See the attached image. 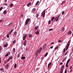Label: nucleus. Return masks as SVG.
Returning a JSON list of instances; mask_svg holds the SVG:
<instances>
[{
	"label": "nucleus",
	"mask_w": 73,
	"mask_h": 73,
	"mask_svg": "<svg viewBox=\"0 0 73 73\" xmlns=\"http://www.w3.org/2000/svg\"><path fill=\"white\" fill-rule=\"evenodd\" d=\"M42 50V48L40 47L38 50H36V52H35V55L36 56V57H37L38 56V54L40 53V52Z\"/></svg>",
	"instance_id": "f257e3e1"
},
{
	"label": "nucleus",
	"mask_w": 73,
	"mask_h": 73,
	"mask_svg": "<svg viewBox=\"0 0 73 73\" xmlns=\"http://www.w3.org/2000/svg\"><path fill=\"white\" fill-rule=\"evenodd\" d=\"M29 23H31V19L29 18H28L26 20L24 24L26 26L27 25L29 24Z\"/></svg>",
	"instance_id": "f03ea898"
},
{
	"label": "nucleus",
	"mask_w": 73,
	"mask_h": 73,
	"mask_svg": "<svg viewBox=\"0 0 73 73\" xmlns=\"http://www.w3.org/2000/svg\"><path fill=\"white\" fill-rule=\"evenodd\" d=\"M70 41H71V40H70L68 42L67 44V46H66V50H67L68 49V48H69V46L70 45Z\"/></svg>",
	"instance_id": "7ed1b4c3"
},
{
	"label": "nucleus",
	"mask_w": 73,
	"mask_h": 73,
	"mask_svg": "<svg viewBox=\"0 0 73 73\" xmlns=\"http://www.w3.org/2000/svg\"><path fill=\"white\" fill-rule=\"evenodd\" d=\"M13 25V23H11L9 25L6 26V27L7 28H9L11 25Z\"/></svg>",
	"instance_id": "20e7f679"
},
{
	"label": "nucleus",
	"mask_w": 73,
	"mask_h": 73,
	"mask_svg": "<svg viewBox=\"0 0 73 73\" xmlns=\"http://www.w3.org/2000/svg\"><path fill=\"white\" fill-rule=\"evenodd\" d=\"M40 30L38 29L37 31L35 32V33L36 35H38V34L40 33Z\"/></svg>",
	"instance_id": "39448f33"
},
{
	"label": "nucleus",
	"mask_w": 73,
	"mask_h": 73,
	"mask_svg": "<svg viewBox=\"0 0 73 73\" xmlns=\"http://www.w3.org/2000/svg\"><path fill=\"white\" fill-rule=\"evenodd\" d=\"M27 36H28V35L27 34H26L24 36H23V41L25 40V37H27Z\"/></svg>",
	"instance_id": "423d86ee"
},
{
	"label": "nucleus",
	"mask_w": 73,
	"mask_h": 73,
	"mask_svg": "<svg viewBox=\"0 0 73 73\" xmlns=\"http://www.w3.org/2000/svg\"><path fill=\"white\" fill-rule=\"evenodd\" d=\"M46 44H44V45L43 46V50H44V49H45L46 47Z\"/></svg>",
	"instance_id": "0eeeda50"
},
{
	"label": "nucleus",
	"mask_w": 73,
	"mask_h": 73,
	"mask_svg": "<svg viewBox=\"0 0 73 73\" xmlns=\"http://www.w3.org/2000/svg\"><path fill=\"white\" fill-rule=\"evenodd\" d=\"M38 27H39V26H36V27H35V31H36V30H37V29H38Z\"/></svg>",
	"instance_id": "6e6552de"
},
{
	"label": "nucleus",
	"mask_w": 73,
	"mask_h": 73,
	"mask_svg": "<svg viewBox=\"0 0 73 73\" xmlns=\"http://www.w3.org/2000/svg\"><path fill=\"white\" fill-rule=\"evenodd\" d=\"M11 54V52H8L5 55V57H7V56H8L9 55H10Z\"/></svg>",
	"instance_id": "1a4fd4ad"
},
{
	"label": "nucleus",
	"mask_w": 73,
	"mask_h": 73,
	"mask_svg": "<svg viewBox=\"0 0 73 73\" xmlns=\"http://www.w3.org/2000/svg\"><path fill=\"white\" fill-rule=\"evenodd\" d=\"M45 11L43 13V12L42 13L41 16H42L43 17H45Z\"/></svg>",
	"instance_id": "9d476101"
},
{
	"label": "nucleus",
	"mask_w": 73,
	"mask_h": 73,
	"mask_svg": "<svg viewBox=\"0 0 73 73\" xmlns=\"http://www.w3.org/2000/svg\"><path fill=\"white\" fill-rule=\"evenodd\" d=\"M27 40H25L23 43V45L25 46L26 45H27Z\"/></svg>",
	"instance_id": "9b49d317"
},
{
	"label": "nucleus",
	"mask_w": 73,
	"mask_h": 73,
	"mask_svg": "<svg viewBox=\"0 0 73 73\" xmlns=\"http://www.w3.org/2000/svg\"><path fill=\"white\" fill-rule=\"evenodd\" d=\"M31 4L32 3L31 2L27 4V7H29V5H31Z\"/></svg>",
	"instance_id": "f8f14e48"
},
{
	"label": "nucleus",
	"mask_w": 73,
	"mask_h": 73,
	"mask_svg": "<svg viewBox=\"0 0 73 73\" xmlns=\"http://www.w3.org/2000/svg\"><path fill=\"white\" fill-rule=\"evenodd\" d=\"M8 46V44L6 43V44H5L4 45V46L5 48V47H7Z\"/></svg>",
	"instance_id": "ddd939ff"
},
{
	"label": "nucleus",
	"mask_w": 73,
	"mask_h": 73,
	"mask_svg": "<svg viewBox=\"0 0 73 73\" xmlns=\"http://www.w3.org/2000/svg\"><path fill=\"white\" fill-rule=\"evenodd\" d=\"M72 34V31L70 30L68 32V35H71Z\"/></svg>",
	"instance_id": "4468645a"
},
{
	"label": "nucleus",
	"mask_w": 73,
	"mask_h": 73,
	"mask_svg": "<svg viewBox=\"0 0 73 73\" xmlns=\"http://www.w3.org/2000/svg\"><path fill=\"white\" fill-rule=\"evenodd\" d=\"M36 10V9L35 8H33L32 9V12L33 13H34L35 12V10Z\"/></svg>",
	"instance_id": "2eb2a0df"
},
{
	"label": "nucleus",
	"mask_w": 73,
	"mask_h": 73,
	"mask_svg": "<svg viewBox=\"0 0 73 73\" xmlns=\"http://www.w3.org/2000/svg\"><path fill=\"white\" fill-rule=\"evenodd\" d=\"M13 56H9V58L10 60H11V59H12L13 58Z\"/></svg>",
	"instance_id": "dca6fc26"
},
{
	"label": "nucleus",
	"mask_w": 73,
	"mask_h": 73,
	"mask_svg": "<svg viewBox=\"0 0 73 73\" xmlns=\"http://www.w3.org/2000/svg\"><path fill=\"white\" fill-rule=\"evenodd\" d=\"M58 47H59V46H57L56 47H55L54 50V51H56V49H58Z\"/></svg>",
	"instance_id": "f3484780"
},
{
	"label": "nucleus",
	"mask_w": 73,
	"mask_h": 73,
	"mask_svg": "<svg viewBox=\"0 0 73 73\" xmlns=\"http://www.w3.org/2000/svg\"><path fill=\"white\" fill-rule=\"evenodd\" d=\"M64 65H63L61 67V69L60 70H64Z\"/></svg>",
	"instance_id": "a211bd4d"
},
{
	"label": "nucleus",
	"mask_w": 73,
	"mask_h": 73,
	"mask_svg": "<svg viewBox=\"0 0 73 73\" xmlns=\"http://www.w3.org/2000/svg\"><path fill=\"white\" fill-rule=\"evenodd\" d=\"M7 10H4L3 13V14H6L7 13Z\"/></svg>",
	"instance_id": "6ab92c4d"
},
{
	"label": "nucleus",
	"mask_w": 73,
	"mask_h": 73,
	"mask_svg": "<svg viewBox=\"0 0 73 73\" xmlns=\"http://www.w3.org/2000/svg\"><path fill=\"white\" fill-rule=\"evenodd\" d=\"M52 65V63H51V62H50L48 65V68H49V66H50V65Z\"/></svg>",
	"instance_id": "aec40b11"
},
{
	"label": "nucleus",
	"mask_w": 73,
	"mask_h": 73,
	"mask_svg": "<svg viewBox=\"0 0 73 73\" xmlns=\"http://www.w3.org/2000/svg\"><path fill=\"white\" fill-rule=\"evenodd\" d=\"M39 3V1H38L35 4V5H37Z\"/></svg>",
	"instance_id": "412c9836"
},
{
	"label": "nucleus",
	"mask_w": 73,
	"mask_h": 73,
	"mask_svg": "<svg viewBox=\"0 0 73 73\" xmlns=\"http://www.w3.org/2000/svg\"><path fill=\"white\" fill-rule=\"evenodd\" d=\"M25 58V56H22L21 57V59L22 60H23Z\"/></svg>",
	"instance_id": "4be33fe9"
},
{
	"label": "nucleus",
	"mask_w": 73,
	"mask_h": 73,
	"mask_svg": "<svg viewBox=\"0 0 73 73\" xmlns=\"http://www.w3.org/2000/svg\"><path fill=\"white\" fill-rule=\"evenodd\" d=\"M9 67L8 66V64H7L6 66V69H8Z\"/></svg>",
	"instance_id": "5701e85b"
},
{
	"label": "nucleus",
	"mask_w": 73,
	"mask_h": 73,
	"mask_svg": "<svg viewBox=\"0 0 73 73\" xmlns=\"http://www.w3.org/2000/svg\"><path fill=\"white\" fill-rule=\"evenodd\" d=\"M38 16H39V15H38V13H37L36 15V18H38Z\"/></svg>",
	"instance_id": "b1692460"
},
{
	"label": "nucleus",
	"mask_w": 73,
	"mask_h": 73,
	"mask_svg": "<svg viewBox=\"0 0 73 73\" xmlns=\"http://www.w3.org/2000/svg\"><path fill=\"white\" fill-rule=\"evenodd\" d=\"M54 17H52V18L51 20L52 22H53V20H54Z\"/></svg>",
	"instance_id": "393cba45"
},
{
	"label": "nucleus",
	"mask_w": 73,
	"mask_h": 73,
	"mask_svg": "<svg viewBox=\"0 0 73 73\" xmlns=\"http://www.w3.org/2000/svg\"><path fill=\"white\" fill-rule=\"evenodd\" d=\"M70 59H69L68 60H67V62H66L67 64H69V61H70Z\"/></svg>",
	"instance_id": "a878e982"
},
{
	"label": "nucleus",
	"mask_w": 73,
	"mask_h": 73,
	"mask_svg": "<svg viewBox=\"0 0 73 73\" xmlns=\"http://www.w3.org/2000/svg\"><path fill=\"white\" fill-rule=\"evenodd\" d=\"M68 66H69V65L68 64V63H66V67H67V68H68Z\"/></svg>",
	"instance_id": "bb28decb"
},
{
	"label": "nucleus",
	"mask_w": 73,
	"mask_h": 73,
	"mask_svg": "<svg viewBox=\"0 0 73 73\" xmlns=\"http://www.w3.org/2000/svg\"><path fill=\"white\" fill-rule=\"evenodd\" d=\"M15 43H16V40H15L14 41H13V44H15Z\"/></svg>",
	"instance_id": "cd10ccee"
},
{
	"label": "nucleus",
	"mask_w": 73,
	"mask_h": 73,
	"mask_svg": "<svg viewBox=\"0 0 73 73\" xmlns=\"http://www.w3.org/2000/svg\"><path fill=\"white\" fill-rule=\"evenodd\" d=\"M47 55H48V52H46V54H45L44 55V57H46V56H47Z\"/></svg>",
	"instance_id": "c85d7f7f"
},
{
	"label": "nucleus",
	"mask_w": 73,
	"mask_h": 73,
	"mask_svg": "<svg viewBox=\"0 0 73 73\" xmlns=\"http://www.w3.org/2000/svg\"><path fill=\"white\" fill-rule=\"evenodd\" d=\"M29 37H32V35L31 34H30L29 36Z\"/></svg>",
	"instance_id": "c756f323"
},
{
	"label": "nucleus",
	"mask_w": 73,
	"mask_h": 73,
	"mask_svg": "<svg viewBox=\"0 0 73 73\" xmlns=\"http://www.w3.org/2000/svg\"><path fill=\"white\" fill-rule=\"evenodd\" d=\"M6 39V37L4 36L3 37L2 40H5Z\"/></svg>",
	"instance_id": "7c9ffc66"
},
{
	"label": "nucleus",
	"mask_w": 73,
	"mask_h": 73,
	"mask_svg": "<svg viewBox=\"0 0 73 73\" xmlns=\"http://www.w3.org/2000/svg\"><path fill=\"white\" fill-rule=\"evenodd\" d=\"M3 9V7H1L0 8V11H1L2 9Z\"/></svg>",
	"instance_id": "2f4dec72"
},
{
	"label": "nucleus",
	"mask_w": 73,
	"mask_h": 73,
	"mask_svg": "<svg viewBox=\"0 0 73 73\" xmlns=\"http://www.w3.org/2000/svg\"><path fill=\"white\" fill-rule=\"evenodd\" d=\"M64 30H65V29L63 27L61 31H62V32H63V31H64Z\"/></svg>",
	"instance_id": "473e14b6"
},
{
	"label": "nucleus",
	"mask_w": 73,
	"mask_h": 73,
	"mask_svg": "<svg viewBox=\"0 0 73 73\" xmlns=\"http://www.w3.org/2000/svg\"><path fill=\"white\" fill-rule=\"evenodd\" d=\"M16 35V32H15L14 34H13V36H15Z\"/></svg>",
	"instance_id": "72a5a7b5"
},
{
	"label": "nucleus",
	"mask_w": 73,
	"mask_h": 73,
	"mask_svg": "<svg viewBox=\"0 0 73 73\" xmlns=\"http://www.w3.org/2000/svg\"><path fill=\"white\" fill-rule=\"evenodd\" d=\"M20 53H19L18 54L17 58H19V57H20Z\"/></svg>",
	"instance_id": "f704fd0d"
},
{
	"label": "nucleus",
	"mask_w": 73,
	"mask_h": 73,
	"mask_svg": "<svg viewBox=\"0 0 73 73\" xmlns=\"http://www.w3.org/2000/svg\"><path fill=\"white\" fill-rule=\"evenodd\" d=\"M15 48H14L13 49V53H15Z\"/></svg>",
	"instance_id": "c9c22d12"
},
{
	"label": "nucleus",
	"mask_w": 73,
	"mask_h": 73,
	"mask_svg": "<svg viewBox=\"0 0 73 73\" xmlns=\"http://www.w3.org/2000/svg\"><path fill=\"white\" fill-rule=\"evenodd\" d=\"M14 67L15 68H16L17 67V64H15L14 65Z\"/></svg>",
	"instance_id": "e433bc0d"
},
{
	"label": "nucleus",
	"mask_w": 73,
	"mask_h": 73,
	"mask_svg": "<svg viewBox=\"0 0 73 73\" xmlns=\"http://www.w3.org/2000/svg\"><path fill=\"white\" fill-rule=\"evenodd\" d=\"M13 3H11L10 4V6L11 7H13Z\"/></svg>",
	"instance_id": "4c0bfd02"
},
{
	"label": "nucleus",
	"mask_w": 73,
	"mask_h": 73,
	"mask_svg": "<svg viewBox=\"0 0 73 73\" xmlns=\"http://www.w3.org/2000/svg\"><path fill=\"white\" fill-rule=\"evenodd\" d=\"M21 17L22 18H23V17H24V15L23 14H22L21 15Z\"/></svg>",
	"instance_id": "58836bf2"
},
{
	"label": "nucleus",
	"mask_w": 73,
	"mask_h": 73,
	"mask_svg": "<svg viewBox=\"0 0 73 73\" xmlns=\"http://www.w3.org/2000/svg\"><path fill=\"white\" fill-rule=\"evenodd\" d=\"M7 38H9V34H7Z\"/></svg>",
	"instance_id": "ea45409f"
},
{
	"label": "nucleus",
	"mask_w": 73,
	"mask_h": 73,
	"mask_svg": "<svg viewBox=\"0 0 73 73\" xmlns=\"http://www.w3.org/2000/svg\"><path fill=\"white\" fill-rule=\"evenodd\" d=\"M66 58H67V57H66L63 59V60H65L66 59Z\"/></svg>",
	"instance_id": "a19ab883"
},
{
	"label": "nucleus",
	"mask_w": 73,
	"mask_h": 73,
	"mask_svg": "<svg viewBox=\"0 0 73 73\" xmlns=\"http://www.w3.org/2000/svg\"><path fill=\"white\" fill-rule=\"evenodd\" d=\"M1 50H2V48H1V46H0V52H1Z\"/></svg>",
	"instance_id": "79ce46f5"
},
{
	"label": "nucleus",
	"mask_w": 73,
	"mask_h": 73,
	"mask_svg": "<svg viewBox=\"0 0 73 73\" xmlns=\"http://www.w3.org/2000/svg\"><path fill=\"white\" fill-rule=\"evenodd\" d=\"M51 22V21H50V20H49V21H48V24H50Z\"/></svg>",
	"instance_id": "37998d69"
},
{
	"label": "nucleus",
	"mask_w": 73,
	"mask_h": 73,
	"mask_svg": "<svg viewBox=\"0 0 73 73\" xmlns=\"http://www.w3.org/2000/svg\"><path fill=\"white\" fill-rule=\"evenodd\" d=\"M68 51H67V52H66L64 54V55H66L67 54H68Z\"/></svg>",
	"instance_id": "c03bdc74"
},
{
	"label": "nucleus",
	"mask_w": 73,
	"mask_h": 73,
	"mask_svg": "<svg viewBox=\"0 0 73 73\" xmlns=\"http://www.w3.org/2000/svg\"><path fill=\"white\" fill-rule=\"evenodd\" d=\"M62 72H63V70H60V73H62Z\"/></svg>",
	"instance_id": "a18cd8bd"
},
{
	"label": "nucleus",
	"mask_w": 73,
	"mask_h": 73,
	"mask_svg": "<svg viewBox=\"0 0 73 73\" xmlns=\"http://www.w3.org/2000/svg\"><path fill=\"white\" fill-rule=\"evenodd\" d=\"M58 20V18H57V19L56 20V22H57Z\"/></svg>",
	"instance_id": "49530a36"
},
{
	"label": "nucleus",
	"mask_w": 73,
	"mask_h": 73,
	"mask_svg": "<svg viewBox=\"0 0 73 73\" xmlns=\"http://www.w3.org/2000/svg\"><path fill=\"white\" fill-rule=\"evenodd\" d=\"M0 70L1 71H3L4 70V69H3V68H1V69H0Z\"/></svg>",
	"instance_id": "de8ad7c7"
},
{
	"label": "nucleus",
	"mask_w": 73,
	"mask_h": 73,
	"mask_svg": "<svg viewBox=\"0 0 73 73\" xmlns=\"http://www.w3.org/2000/svg\"><path fill=\"white\" fill-rule=\"evenodd\" d=\"M53 30V29H49V31H52Z\"/></svg>",
	"instance_id": "09e8293b"
},
{
	"label": "nucleus",
	"mask_w": 73,
	"mask_h": 73,
	"mask_svg": "<svg viewBox=\"0 0 73 73\" xmlns=\"http://www.w3.org/2000/svg\"><path fill=\"white\" fill-rule=\"evenodd\" d=\"M2 21H3V20H0V23H1V22H2Z\"/></svg>",
	"instance_id": "8fccbe9b"
},
{
	"label": "nucleus",
	"mask_w": 73,
	"mask_h": 73,
	"mask_svg": "<svg viewBox=\"0 0 73 73\" xmlns=\"http://www.w3.org/2000/svg\"><path fill=\"white\" fill-rule=\"evenodd\" d=\"M12 30H11V31L9 32V33L11 34V33H12Z\"/></svg>",
	"instance_id": "3c124183"
},
{
	"label": "nucleus",
	"mask_w": 73,
	"mask_h": 73,
	"mask_svg": "<svg viewBox=\"0 0 73 73\" xmlns=\"http://www.w3.org/2000/svg\"><path fill=\"white\" fill-rule=\"evenodd\" d=\"M64 11H63L62 13V15H64Z\"/></svg>",
	"instance_id": "603ef678"
},
{
	"label": "nucleus",
	"mask_w": 73,
	"mask_h": 73,
	"mask_svg": "<svg viewBox=\"0 0 73 73\" xmlns=\"http://www.w3.org/2000/svg\"><path fill=\"white\" fill-rule=\"evenodd\" d=\"M9 60H10V59H9V58L7 59V62H9Z\"/></svg>",
	"instance_id": "864d4df0"
},
{
	"label": "nucleus",
	"mask_w": 73,
	"mask_h": 73,
	"mask_svg": "<svg viewBox=\"0 0 73 73\" xmlns=\"http://www.w3.org/2000/svg\"><path fill=\"white\" fill-rule=\"evenodd\" d=\"M72 69V66H70V69Z\"/></svg>",
	"instance_id": "5fc2aeb1"
},
{
	"label": "nucleus",
	"mask_w": 73,
	"mask_h": 73,
	"mask_svg": "<svg viewBox=\"0 0 73 73\" xmlns=\"http://www.w3.org/2000/svg\"><path fill=\"white\" fill-rule=\"evenodd\" d=\"M53 46H51L50 47V49H52V48H53Z\"/></svg>",
	"instance_id": "6e6d98bb"
},
{
	"label": "nucleus",
	"mask_w": 73,
	"mask_h": 73,
	"mask_svg": "<svg viewBox=\"0 0 73 73\" xmlns=\"http://www.w3.org/2000/svg\"><path fill=\"white\" fill-rule=\"evenodd\" d=\"M61 42V41L60 40H59L58 41V42Z\"/></svg>",
	"instance_id": "4d7b16f0"
},
{
	"label": "nucleus",
	"mask_w": 73,
	"mask_h": 73,
	"mask_svg": "<svg viewBox=\"0 0 73 73\" xmlns=\"http://www.w3.org/2000/svg\"><path fill=\"white\" fill-rule=\"evenodd\" d=\"M70 72H73V70L72 69H71V70H70Z\"/></svg>",
	"instance_id": "13d9d810"
},
{
	"label": "nucleus",
	"mask_w": 73,
	"mask_h": 73,
	"mask_svg": "<svg viewBox=\"0 0 73 73\" xmlns=\"http://www.w3.org/2000/svg\"><path fill=\"white\" fill-rule=\"evenodd\" d=\"M4 5H7L8 4L7 3H5L4 4Z\"/></svg>",
	"instance_id": "bf43d9fd"
},
{
	"label": "nucleus",
	"mask_w": 73,
	"mask_h": 73,
	"mask_svg": "<svg viewBox=\"0 0 73 73\" xmlns=\"http://www.w3.org/2000/svg\"><path fill=\"white\" fill-rule=\"evenodd\" d=\"M43 58H44V57H42V58H41V60H43Z\"/></svg>",
	"instance_id": "052dcab7"
},
{
	"label": "nucleus",
	"mask_w": 73,
	"mask_h": 73,
	"mask_svg": "<svg viewBox=\"0 0 73 73\" xmlns=\"http://www.w3.org/2000/svg\"><path fill=\"white\" fill-rule=\"evenodd\" d=\"M54 42H52L51 44H54Z\"/></svg>",
	"instance_id": "680f3d73"
},
{
	"label": "nucleus",
	"mask_w": 73,
	"mask_h": 73,
	"mask_svg": "<svg viewBox=\"0 0 73 73\" xmlns=\"http://www.w3.org/2000/svg\"><path fill=\"white\" fill-rule=\"evenodd\" d=\"M1 58H0V64L1 63Z\"/></svg>",
	"instance_id": "e2e57ef3"
},
{
	"label": "nucleus",
	"mask_w": 73,
	"mask_h": 73,
	"mask_svg": "<svg viewBox=\"0 0 73 73\" xmlns=\"http://www.w3.org/2000/svg\"><path fill=\"white\" fill-rule=\"evenodd\" d=\"M7 0H5V2H7Z\"/></svg>",
	"instance_id": "0e129e2a"
},
{
	"label": "nucleus",
	"mask_w": 73,
	"mask_h": 73,
	"mask_svg": "<svg viewBox=\"0 0 73 73\" xmlns=\"http://www.w3.org/2000/svg\"><path fill=\"white\" fill-rule=\"evenodd\" d=\"M59 17H60V15H58V17H57V18H58V19H59Z\"/></svg>",
	"instance_id": "69168bd1"
},
{
	"label": "nucleus",
	"mask_w": 73,
	"mask_h": 73,
	"mask_svg": "<svg viewBox=\"0 0 73 73\" xmlns=\"http://www.w3.org/2000/svg\"><path fill=\"white\" fill-rule=\"evenodd\" d=\"M61 64H62V62H61L60 63V65H61Z\"/></svg>",
	"instance_id": "338daca9"
},
{
	"label": "nucleus",
	"mask_w": 73,
	"mask_h": 73,
	"mask_svg": "<svg viewBox=\"0 0 73 73\" xmlns=\"http://www.w3.org/2000/svg\"><path fill=\"white\" fill-rule=\"evenodd\" d=\"M8 34L9 35H11V33H9V34Z\"/></svg>",
	"instance_id": "774afa93"
}]
</instances>
